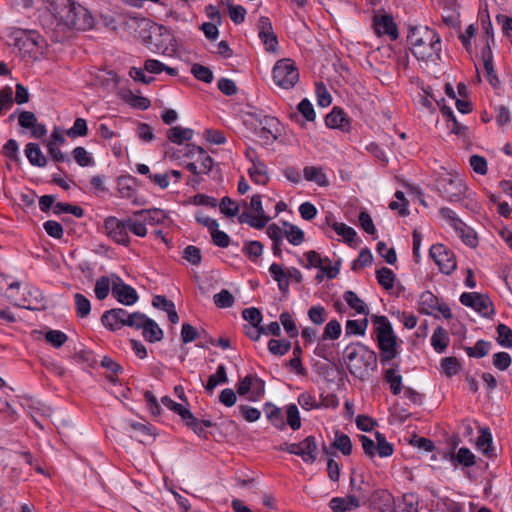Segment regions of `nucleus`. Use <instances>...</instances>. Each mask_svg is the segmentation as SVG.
Here are the masks:
<instances>
[{
  "mask_svg": "<svg viewBox=\"0 0 512 512\" xmlns=\"http://www.w3.org/2000/svg\"><path fill=\"white\" fill-rule=\"evenodd\" d=\"M496 21L502 26L503 34L512 42V17L506 16L504 14H498L496 16Z\"/></svg>",
  "mask_w": 512,
  "mask_h": 512,
  "instance_id": "774afa93",
  "label": "nucleus"
},
{
  "mask_svg": "<svg viewBox=\"0 0 512 512\" xmlns=\"http://www.w3.org/2000/svg\"><path fill=\"white\" fill-rule=\"evenodd\" d=\"M46 233L55 239H61L64 235V229L62 225L54 220H48L43 224Z\"/></svg>",
  "mask_w": 512,
  "mask_h": 512,
  "instance_id": "69168bd1",
  "label": "nucleus"
},
{
  "mask_svg": "<svg viewBox=\"0 0 512 512\" xmlns=\"http://www.w3.org/2000/svg\"><path fill=\"white\" fill-rule=\"evenodd\" d=\"M242 316L246 321H248L251 324V326H261L262 313L258 308H246L242 311Z\"/></svg>",
  "mask_w": 512,
  "mask_h": 512,
  "instance_id": "e2e57ef3",
  "label": "nucleus"
},
{
  "mask_svg": "<svg viewBox=\"0 0 512 512\" xmlns=\"http://www.w3.org/2000/svg\"><path fill=\"white\" fill-rule=\"evenodd\" d=\"M373 26L378 35H388L391 40H396L399 36L397 25L389 14L375 15Z\"/></svg>",
  "mask_w": 512,
  "mask_h": 512,
  "instance_id": "dca6fc26",
  "label": "nucleus"
},
{
  "mask_svg": "<svg viewBox=\"0 0 512 512\" xmlns=\"http://www.w3.org/2000/svg\"><path fill=\"white\" fill-rule=\"evenodd\" d=\"M133 215L143 218L146 224L149 225L162 223L166 218L165 212L157 208L133 211Z\"/></svg>",
  "mask_w": 512,
  "mask_h": 512,
  "instance_id": "5701e85b",
  "label": "nucleus"
},
{
  "mask_svg": "<svg viewBox=\"0 0 512 512\" xmlns=\"http://www.w3.org/2000/svg\"><path fill=\"white\" fill-rule=\"evenodd\" d=\"M300 457L306 463H313L317 459V443L314 436H308L299 443Z\"/></svg>",
  "mask_w": 512,
  "mask_h": 512,
  "instance_id": "412c9836",
  "label": "nucleus"
},
{
  "mask_svg": "<svg viewBox=\"0 0 512 512\" xmlns=\"http://www.w3.org/2000/svg\"><path fill=\"white\" fill-rule=\"evenodd\" d=\"M25 154L29 162L34 166L44 167L47 163L46 157L36 143H28L25 148Z\"/></svg>",
  "mask_w": 512,
  "mask_h": 512,
  "instance_id": "cd10ccee",
  "label": "nucleus"
},
{
  "mask_svg": "<svg viewBox=\"0 0 512 512\" xmlns=\"http://www.w3.org/2000/svg\"><path fill=\"white\" fill-rule=\"evenodd\" d=\"M492 435L489 432L488 429L481 430V434L478 437L477 445L482 450V452L487 455L488 457H491L493 455L492 453Z\"/></svg>",
  "mask_w": 512,
  "mask_h": 512,
  "instance_id": "864d4df0",
  "label": "nucleus"
},
{
  "mask_svg": "<svg viewBox=\"0 0 512 512\" xmlns=\"http://www.w3.org/2000/svg\"><path fill=\"white\" fill-rule=\"evenodd\" d=\"M123 99L133 108L147 110L151 106V101L143 96L134 95L130 90L123 94Z\"/></svg>",
  "mask_w": 512,
  "mask_h": 512,
  "instance_id": "4c0bfd02",
  "label": "nucleus"
},
{
  "mask_svg": "<svg viewBox=\"0 0 512 512\" xmlns=\"http://www.w3.org/2000/svg\"><path fill=\"white\" fill-rule=\"evenodd\" d=\"M70 138L85 137L88 135L87 122L83 118H76L73 126L66 131Z\"/></svg>",
  "mask_w": 512,
  "mask_h": 512,
  "instance_id": "de8ad7c7",
  "label": "nucleus"
},
{
  "mask_svg": "<svg viewBox=\"0 0 512 512\" xmlns=\"http://www.w3.org/2000/svg\"><path fill=\"white\" fill-rule=\"evenodd\" d=\"M372 321L377 325L375 331L380 349V362L386 364L398 354L397 337L387 317L373 315Z\"/></svg>",
  "mask_w": 512,
  "mask_h": 512,
  "instance_id": "20e7f679",
  "label": "nucleus"
},
{
  "mask_svg": "<svg viewBox=\"0 0 512 512\" xmlns=\"http://www.w3.org/2000/svg\"><path fill=\"white\" fill-rule=\"evenodd\" d=\"M460 302L464 306L473 308L483 317H490L495 312L491 299L485 294L464 292L460 296Z\"/></svg>",
  "mask_w": 512,
  "mask_h": 512,
  "instance_id": "0eeeda50",
  "label": "nucleus"
},
{
  "mask_svg": "<svg viewBox=\"0 0 512 512\" xmlns=\"http://www.w3.org/2000/svg\"><path fill=\"white\" fill-rule=\"evenodd\" d=\"M114 277L112 285V295L118 302L123 305L131 306L138 300V294L136 290L130 285L123 282L118 275H112Z\"/></svg>",
  "mask_w": 512,
  "mask_h": 512,
  "instance_id": "ddd939ff",
  "label": "nucleus"
},
{
  "mask_svg": "<svg viewBox=\"0 0 512 512\" xmlns=\"http://www.w3.org/2000/svg\"><path fill=\"white\" fill-rule=\"evenodd\" d=\"M272 76L277 86L283 89H291L299 81V70L293 60L283 58L276 62Z\"/></svg>",
  "mask_w": 512,
  "mask_h": 512,
  "instance_id": "39448f33",
  "label": "nucleus"
},
{
  "mask_svg": "<svg viewBox=\"0 0 512 512\" xmlns=\"http://www.w3.org/2000/svg\"><path fill=\"white\" fill-rule=\"evenodd\" d=\"M194 135V131L190 128L174 126L168 129L167 138L172 143L181 145L185 141H190Z\"/></svg>",
  "mask_w": 512,
  "mask_h": 512,
  "instance_id": "393cba45",
  "label": "nucleus"
},
{
  "mask_svg": "<svg viewBox=\"0 0 512 512\" xmlns=\"http://www.w3.org/2000/svg\"><path fill=\"white\" fill-rule=\"evenodd\" d=\"M497 343L503 347H512V330L505 324H499L497 326Z\"/></svg>",
  "mask_w": 512,
  "mask_h": 512,
  "instance_id": "8fccbe9b",
  "label": "nucleus"
},
{
  "mask_svg": "<svg viewBox=\"0 0 512 512\" xmlns=\"http://www.w3.org/2000/svg\"><path fill=\"white\" fill-rule=\"evenodd\" d=\"M291 349V342L288 340L271 339L268 342V350L276 356H283Z\"/></svg>",
  "mask_w": 512,
  "mask_h": 512,
  "instance_id": "37998d69",
  "label": "nucleus"
},
{
  "mask_svg": "<svg viewBox=\"0 0 512 512\" xmlns=\"http://www.w3.org/2000/svg\"><path fill=\"white\" fill-rule=\"evenodd\" d=\"M441 113L448 123H452L451 126L448 125L451 133L464 138L468 136L469 128L458 122L451 107L443 104V106H441Z\"/></svg>",
  "mask_w": 512,
  "mask_h": 512,
  "instance_id": "aec40b11",
  "label": "nucleus"
},
{
  "mask_svg": "<svg viewBox=\"0 0 512 512\" xmlns=\"http://www.w3.org/2000/svg\"><path fill=\"white\" fill-rule=\"evenodd\" d=\"M340 334H341V325L338 320L333 319L326 324V326L324 328V332L322 334V340H327V339L336 340L340 337Z\"/></svg>",
  "mask_w": 512,
  "mask_h": 512,
  "instance_id": "5fc2aeb1",
  "label": "nucleus"
},
{
  "mask_svg": "<svg viewBox=\"0 0 512 512\" xmlns=\"http://www.w3.org/2000/svg\"><path fill=\"white\" fill-rule=\"evenodd\" d=\"M511 363V356L507 352H497L493 355V365L501 371L507 370Z\"/></svg>",
  "mask_w": 512,
  "mask_h": 512,
  "instance_id": "338daca9",
  "label": "nucleus"
},
{
  "mask_svg": "<svg viewBox=\"0 0 512 512\" xmlns=\"http://www.w3.org/2000/svg\"><path fill=\"white\" fill-rule=\"evenodd\" d=\"M325 124L329 128L340 129L343 132H349L351 129L350 119L339 107H334L332 111L327 114L325 117Z\"/></svg>",
  "mask_w": 512,
  "mask_h": 512,
  "instance_id": "f3484780",
  "label": "nucleus"
},
{
  "mask_svg": "<svg viewBox=\"0 0 512 512\" xmlns=\"http://www.w3.org/2000/svg\"><path fill=\"white\" fill-rule=\"evenodd\" d=\"M349 372L364 380L370 371L377 369V354L361 343H351L343 351Z\"/></svg>",
  "mask_w": 512,
  "mask_h": 512,
  "instance_id": "7ed1b4c3",
  "label": "nucleus"
},
{
  "mask_svg": "<svg viewBox=\"0 0 512 512\" xmlns=\"http://www.w3.org/2000/svg\"><path fill=\"white\" fill-rule=\"evenodd\" d=\"M368 327V319L364 318L361 321L348 320L345 326L346 335H364Z\"/></svg>",
  "mask_w": 512,
  "mask_h": 512,
  "instance_id": "ea45409f",
  "label": "nucleus"
},
{
  "mask_svg": "<svg viewBox=\"0 0 512 512\" xmlns=\"http://www.w3.org/2000/svg\"><path fill=\"white\" fill-rule=\"evenodd\" d=\"M183 258L192 265L197 266L202 261L201 250L194 245H188L183 250Z\"/></svg>",
  "mask_w": 512,
  "mask_h": 512,
  "instance_id": "680f3d73",
  "label": "nucleus"
},
{
  "mask_svg": "<svg viewBox=\"0 0 512 512\" xmlns=\"http://www.w3.org/2000/svg\"><path fill=\"white\" fill-rule=\"evenodd\" d=\"M303 176L305 180L314 182L320 187H327L329 184L328 178L321 167L306 166L303 169Z\"/></svg>",
  "mask_w": 512,
  "mask_h": 512,
  "instance_id": "4be33fe9",
  "label": "nucleus"
},
{
  "mask_svg": "<svg viewBox=\"0 0 512 512\" xmlns=\"http://www.w3.org/2000/svg\"><path fill=\"white\" fill-rule=\"evenodd\" d=\"M126 222H127L128 230L130 232H132L134 235H136L138 237L146 236V234H147L146 225L147 224L143 218L134 216L132 214V216H129L126 218Z\"/></svg>",
  "mask_w": 512,
  "mask_h": 512,
  "instance_id": "473e14b6",
  "label": "nucleus"
},
{
  "mask_svg": "<svg viewBox=\"0 0 512 512\" xmlns=\"http://www.w3.org/2000/svg\"><path fill=\"white\" fill-rule=\"evenodd\" d=\"M439 311L445 319H451L452 313L445 303H440L439 298L430 291H424L420 295L419 311L426 315H432Z\"/></svg>",
  "mask_w": 512,
  "mask_h": 512,
  "instance_id": "1a4fd4ad",
  "label": "nucleus"
},
{
  "mask_svg": "<svg viewBox=\"0 0 512 512\" xmlns=\"http://www.w3.org/2000/svg\"><path fill=\"white\" fill-rule=\"evenodd\" d=\"M360 500L355 495L346 497H334L329 502V507L333 512H346L359 508Z\"/></svg>",
  "mask_w": 512,
  "mask_h": 512,
  "instance_id": "a211bd4d",
  "label": "nucleus"
},
{
  "mask_svg": "<svg viewBox=\"0 0 512 512\" xmlns=\"http://www.w3.org/2000/svg\"><path fill=\"white\" fill-rule=\"evenodd\" d=\"M75 301V310L76 314L80 318H85L90 314L91 311V303L90 300L81 293H76L74 295Z\"/></svg>",
  "mask_w": 512,
  "mask_h": 512,
  "instance_id": "c9c22d12",
  "label": "nucleus"
},
{
  "mask_svg": "<svg viewBox=\"0 0 512 512\" xmlns=\"http://www.w3.org/2000/svg\"><path fill=\"white\" fill-rule=\"evenodd\" d=\"M429 254L442 273L449 275L456 269L457 264L454 253L443 244L433 245L429 250Z\"/></svg>",
  "mask_w": 512,
  "mask_h": 512,
  "instance_id": "6e6552de",
  "label": "nucleus"
},
{
  "mask_svg": "<svg viewBox=\"0 0 512 512\" xmlns=\"http://www.w3.org/2000/svg\"><path fill=\"white\" fill-rule=\"evenodd\" d=\"M375 436H376V440H377L375 452L377 451V453L380 457L391 456L394 452L393 445L391 443H389L386 440L385 436L383 434H381L380 432H376Z\"/></svg>",
  "mask_w": 512,
  "mask_h": 512,
  "instance_id": "a18cd8bd",
  "label": "nucleus"
},
{
  "mask_svg": "<svg viewBox=\"0 0 512 512\" xmlns=\"http://www.w3.org/2000/svg\"><path fill=\"white\" fill-rule=\"evenodd\" d=\"M192 75L199 81L211 83L213 81V72L209 67L194 63L191 67Z\"/></svg>",
  "mask_w": 512,
  "mask_h": 512,
  "instance_id": "58836bf2",
  "label": "nucleus"
},
{
  "mask_svg": "<svg viewBox=\"0 0 512 512\" xmlns=\"http://www.w3.org/2000/svg\"><path fill=\"white\" fill-rule=\"evenodd\" d=\"M76 163L82 167L90 166L94 163L93 157L84 147L78 146L72 151Z\"/></svg>",
  "mask_w": 512,
  "mask_h": 512,
  "instance_id": "603ef678",
  "label": "nucleus"
},
{
  "mask_svg": "<svg viewBox=\"0 0 512 512\" xmlns=\"http://www.w3.org/2000/svg\"><path fill=\"white\" fill-rule=\"evenodd\" d=\"M249 208L255 213L243 211L238 215L239 223H246L255 229H263L267 223L271 220V217L266 215L265 210L262 206L261 197L259 194H255L249 203Z\"/></svg>",
  "mask_w": 512,
  "mask_h": 512,
  "instance_id": "423d86ee",
  "label": "nucleus"
},
{
  "mask_svg": "<svg viewBox=\"0 0 512 512\" xmlns=\"http://www.w3.org/2000/svg\"><path fill=\"white\" fill-rule=\"evenodd\" d=\"M377 252L385 259V261L393 265L397 261L396 251L394 248H387V245L383 241H379L376 246Z\"/></svg>",
  "mask_w": 512,
  "mask_h": 512,
  "instance_id": "0e129e2a",
  "label": "nucleus"
},
{
  "mask_svg": "<svg viewBox=\"0 0 512 512\" xmlns=\"http://www.w3.org/2000/svg\"><path fill=\"white\" fill-rule=\"evenodd\" d=\"M490 342L485 340H478L474 347H464L465 352L469 357L482 358L488 354Z\"/></svg>",
  "mask_w": 512,
  "mask_h": 512,
  "instance_id": "a19ab883",
  "label": "nucleus"
},
{
  "mask_svg": "<svg viewBox=\"0 0 512 512\" xmlns=\"http://www.w3.org/2000/svg\"><path fill=\"white\" fill-rule=\"evenodd\" d=\"M466 189L463 178L457 173L444 172L435 181L437 192H464Z\"/></svg>",
  "mask_w": 512,
  "mask_h": 512,
  "instance_id": "f8f14e48",
  "label": "nucleus"
},
{
  "mask_svg": "<svg viewBox=\"0 0 512 512\" xmlns=\"http://www.w3.org/2000/svg\"><path fill=\"white\" fill-rule=\"evenodd\" d=\"M452 459H456L459 464L465 467L475 465V455L466 447L460 448L456 455H452Z\"/></svg>",
  "mask_w": 512,
  "mask_h": 512,
  "instance_id": "6e6d98bb",
  "label": "nucleus"
},
{
  "mask_svg": "<svg viewBox=\"0 0 512 512\" xmlns=\"http://www.w3.org/2000/svg\"><path fill=\"white\" fill-rule=\"evenodd\" d=\"M104 228L107 235L116 243L124 246L130 244L126 219L119 220L116 217H108L104 221Z\"/></svg>",
  "mask_w": 512,
  "mask_h": 512,
  "instance_id": "9d476101",
  "label": "nucleus"
},
{
  "mask_svg": "<svg viewBox=\"0 0 512 512\" xmlns=\"http://www.w3.org/2000/svg\"><path fill=\"white\" fill-rule=\"evenodd\" d=\"M263 410L266 414L267 419L276 429L283 430L285 428L286 424L284 422L280 408L268 402L264 405Z\"/></svg>",
  "mask_w": 512,
  "mask_h": 512,
  "instance_id": "a878e982",
  "label": "nucleus"
},
{
  "mask_svg": "<svg viewBox=\"0 0 512 512\" xmlns=\"http://www.w3.org/2000/svg\"><path fill=\"white\" fill-rule=\"evenodd\" d=\"M213 300L218 308H230L235 303L234 296L227 289H222L219 293L215 294Z\"/></svg>",
  "mask_w": 512,
  "mask_h": 512,
  "instance_id": "49530a36",
  "label": "nucleus"
},
{
  "mask_svg": "<svg viewBox=\"0 0 512 512\" xmlns=\"http://www.w3.org/2000/svg\"><path fill=\"white\" fill-rule=\"evenodd\" d=\"M333 446L340 450L343 455H350L352 452V442L348 435L336 432Z\"/></svg>",
  "mask_w": 512,
  "mask_h": 512,
  "instance_id": "09e8293b",
  "label": "nucleus"
},
{
  "mask_svg": "<svg viewBox=\"0 0 512 512\" xmlns=\"http://www.w3.org/2000/svg\"><path fill=\"white\" fill-rule=\"evenodd\" d=\"M139 187V181L132 175H122L118 178L119 192L127 190L128 192L134 191Z\"/></svg>",
  "mask_w": 512,
  "mask_h": 512,
  "instance_id": "bf43d9fd",
  "label": "nucleus"
},
{
  "mask_svg": "<svg viewBox=\"0 0 512 512\" xmlns=\"http://www.w3.org/2000/svg\"><path fill=\"white\" fill-rule=\"evenodd\" d=\"M441 367L446 376L452 377L459 373L461 364L456 357L450 356L441 360Z\"/></svg>",
  "mask_w": 512,
  "mask_h": 512,
  "instance_id": "79ce46f5",
  "label": "nucleus"
},
{
  "mask_svg": "<svg viewBox=\"0 0 512 512\" xmlns=\"http://www.w3.org/2000/svg\"><path fill=\"white\" fill-rule=\"evenodd\" d=\"M411 53L422 61L440 59L441 39L438 33L427 26H411L407 34Z\"/></svg>",
  "mask_w": 512,
  "mask_h": 512,
  "instance_id": "f03ea898",
  "label": "nucleus"
},
{
  "mask_svg": "<svg viewBox=\"0 0 512 512\" xmlns=\"http://www.w3.org/2000/svg\"><path fill=\"white\" fill-rule=\"evenodd\" d=\"M130 314L123 308H113L103 313L101 322L110 331H115L126 326V319Z\"/></svg>",
  "mask_w": 512,
  "mask_h": 512,
  "instance_id": "2eb2a0df",
  "label": "nucleus"
},
{
  "mask_svg": "<svg viewBox=\"0 0 512 512\" xmlns=\"http://www.w3.org/2000/svg\"><path fill=\"white\" fill-rule=\"evenodd\" d=\"M260 125L262 127L258 134L261 138L268 139L267 135L270 134L273 140H278L281 135L282 125L276 117L268 115L266 118H262Z\"/></svg>",
  "mask_w": 512,
  "mask_h": 512,
  "instance_id": "6ab92c4d",
  "label": "nucleus"
},
{
  "mask_svg": "<svg viewBox=\"0 0 512 512\" xmlns=\"http://www.w3.org/2000/svg\"><path fill=\"white\" fill-rule=\"evenodd\" d=\"M450 338L448 332L441 326H438L431 337V345L438 353H443L448 347Z\"/></svg>",
  "mask_w": 512,
  "mask_h": 512,
  "instance_id": "bb28decb",
  "label": "nucleus"
},
{
  "mask_svg": "<svg viewBox=\"0 0 512 512\" xmlns=\"http://www.w3.org/2000/svg\"><path fill=\"white\" fill-rule=\"evenodd\" d=\"M285 229L284 234L287 240L295 246L302 244L305 240L304 232L296 225L290 224L288 222L283 223Z\"/></svg>",
  "mask_w": 512,
  "mask_h": 512,
  "instance_id": "c756f323",
  "label": "nucleus"
},
{
  "mask_svg": "<svg viewBox=\"0 0 512 512\" xmlns=\"http://www.w3.org/2000/svg\"><path fill=\"white\" fill-rule=\"evenodd\" d=\"M347 304L359 314L367 315L369 313L368 307L365 302L358 297L353 291H346L343 295Z\"/></svg>",
  "mask_w": 512,
  "mask_h": 512,
  "instance_id": "7c9ffc66",
  "label": "nucleus"
},
{
  "mask_svg": "<svg viewBox=\"0 0 512 512\" xmlns=\"http://www.w3.org/2000/svg\"><path fill=\"white\" fill-rule=\"evenodd\" d=\"M332 229L340 236L343 237L344 241L347 242L349 245L354 241L357 233L356 231L350 227L347 226L344 223H338L334 222L332 224Z\"/></svg>",
  "mask_w": 512,
  "mask_h": 512,
  "instance_id": "c03bdc74",
  "label": "nucleus"
},
{
  "mask_svg": "<svg viewBox=\"0 0 512 512\" xmlns=\"http://www.w3.org/2000/svg\"><path fill=\"white\" fill-rule=\"evenodd\" d=\"M161 402L168 409L178 414L183 421H187L188 419H194V415L191 413L189 409L184 407L182 404L176 403L169 396L162 397Z\"/></svg>",
  "mask_w": 512,
  "mask_h": 512,
  "instance_id": "c85d7f7f",
  "label": "nucleus"
},
{
  "mask_svg": "<svg viewBox=\"0 0 512 512\" xmlns=\"http://www.w3.org/2000/svg\"><path fill=\"white\" fill-rule=\"evenodd\" d=\"M396 368L387 369L384 373V379L390 385L392 394L398 395L402 390V376L396 374Z\"/></svg>",
  "mask_w": 512,
  "mask_h": 512,
  "instance_id": "f704fd0d",
  "label": "nucleus"
},
{
  "mask_svg": "<svg viewBox=\"0 0 512 512\" xmlns=\"http://www.w3.org/2000/svg\"><path fill=\"white\" fill-rule=\"evenodd\" d=\"M369 504L371 512H391L394 509V498L390 492L383 489L375 490L363 504Z\"/></svg>",
  "mask_w": 512,
  "mask_h": 512,
  "instance_id": "9b49d317",
  "label": "nucleus"
},
{
  "mask_svg": "<svg viewBox=\"0 0 512 512\" xmlns=\"http://www.w3.org/2000/svg\"><path fill=\"white\" fill-rule=\"evenodd\" d=\"M287 424L292 430H298L301 427V418L299 415L298 408L295 404H290L286 409Z\"/></svg>",
  "mask_w": 512,
  "mask_h": 512,
  "instance_id": "13d9d810",
  "label": "nucleus"
},
{
  "mask_svg": "<svg viewBox=\"0 0 512 512\" xmlns=\"http://www.w3.org/2000/svg\"><path fill=\"white\" fill-rule=\"evenodd\" d=\"M459 228H455V232L459 235L461 240L469 247L475 248L478 245V237L475 231L468 227L464 222L463 226H458Z\"/></svg>",
  "mask_w": 512,
  "mask_h": 512,
  "instance_id": "2f4dec72",
  "label": "nucleus"
},
{
  "mask_svg": "<svg viewBox=\"0 0 512 512\" xmlns=\"http://www.w3.org/2000/svg\"><path fill=\"white\" fill-rule=\"evenodd\" d=\"M219 206V210L226 217H234L239 213L240 204L236 201L232 200L230 197L225 196L221 199V201L217 204Z\"/></svg>",
  "mask_w": 512,
  "mask_h": 512,
  "instance_id": "e433bc0d",
  "label": "nucleus"
},
{
  "mask_svg": "<svg viewBox=\"0 0 512 512\" xmlns=\"http://www.w3.org/2000/svg\"><path fill=\"white\" fill-rule=\"evenodd\" d=\"M110 291V278L108 276H102L96 280L94 292L99 300H104Z\"/></svg>",
  "mask_w": 512,
  "mask_h": 512,
  "instance_id": "4d7b16f0",
  "label": "nucleus"
},
{
  "mask_svg": "<svg viewBox=\"0 0 512 512\" xmlns=\"http://www.w3.org/2000/svg\"><path fill=\"white\" fill-rule=\"evenodd\" d=\"M50 10L59 23L69 29L87 31L94 27L91 12L76 0H53Z\"/></svg>",
  "mask_w": 512,
  "mask_h": 512,
  "instance_id": "f257e3e1",
  "label": "nucleus"
},
{
  "mask_svg": "<svg viewBox=\"0 0 512 512\" xmlns=\"http://www.w3.org/2000/svg\"><path fill=\"white\" fill-rule=\"evenodd\" d=\"M13 91L9 86L4 87L0 90V115L3 114L4 110H8L13 106Z\"/></svg>",
  "mask_w": 512,
  "mask_h": 512,
  "instance_id": "052dcab7",
  "label": "nucleus"
},
{
  "mask_svg": "<svg viewBox=\"0 0 512 512\" xmlns=\"http://www.w3.org/2000/svg\"><path fill=\"white\" fill-rule=\"evenodd\" d=\"M142 336L147 342L154 343L163 339L164 332L154 320L149 318L142 328Z\"/></svg>",
  "mask_w": 512,
  "mask_h": 512,
  "instance_id": "b1692460",
  "label": "nucleus"
},
{
  "mask_svg": "<svg viewBox=\"0 0 512 512\" xmlns=\"http://www.w3.org/2000/svg\"><path fill=\"white\" fill-rule=\"evenodd\" d=\"M14 45L20 50L32 52L35 48L40 47L41 36L33 30H18L14 34Z\"/></svg>",
  "mask_w": 512,
  "mask_h": 512,
  "instance_id": "4468645a",
  "label": "nucleus"
},
{
  "mask_svg": "<svg viewBox=\"0 0 512 512\" xmlns=\"http://www.w3.org/2000/svg\"><path fill=\"white\" fill-rule=\"evenodd\" d=\"M45 339L54 348H60L67 342L68 336L60 330H49L45 334Z\"/></svg>",
  "mask_w": 512,
  "mask_h": 512,
  "instance_id": "3c124183",
  "label": "nucleus"
},
{
  "mask_svg": "<svg viewBox=\"0 0 512 512\" xmlns=\"http://www.w3.org/2000/svg\"><path fill=\"white\" fill-rule=\"evenodd\" d=\"M376 278L378 283L386 290L394 287L395 274L387 267H382L376 271Z\"/></svg>",
  "mask_w": 512,
  "mask_h": 512,
  "instance_id": "72a5a7b5",
  "label": "nucleus"
}]
</instances>
